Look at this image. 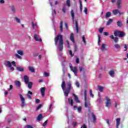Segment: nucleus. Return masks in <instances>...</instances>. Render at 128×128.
Listing matches in <instances>:
<instances>
[{"label": "nucleus", "mask_w": 128, "mask_h": 128, "mask_svg": "<svg viewBox=\"0 0 128 128\" xmlns=\"http://www.w3.org/2000/svg\"><path fill=\"white\" fill-rule=\"evenodd\" d=\"M67 86L68 88H66V82L64 81H62L61 84V88L64 92V96L66 98L68 96V94H70V90H74V88L72 87V81H69L67 83Z\"/></svg>", "instance_id": "1"}, {"label": "nucleus", "mask_w": 128, "mask_h": 128, "mask_svg": "<svg viewBox=\"0 0 128 128\" xmlns=\"http://www.w3.org/2000/svg\"><path fill=\"white\" fill-rule=\"evenodd\" d=\"M54 42L60 52H62V48H64V40L62 39V36L58 34L54 38Z\"/></svg>", "instance_id": "2"}, {"label": "nucleus", "mask_w": 128, "mask_h": 128, "mask_svg": "<svg viewBox=\"0 0 128 128\" xmlns=\"http://www.w3.org/2000/svg\"><path fill=\"white\" fill-rule=\"evenodd\" d=\"M114 36H119V38H124L126 36V33L122 31L116 30L114 32Z\"/></svg>", "instance_id": "3"}, {"label": "nucleus", "mask_w": 128, "mask_h": 128, "mask_svg": "<svg viewBox=\"0 0 128 128\" xmlns=\"http://www.w3.org/2000/svg\"><path fill=\"white\" fill-rule=\"evenodd\" d=\"M86 92H87L86 90H84V100H85L84 106L85 108H88L90 106V102L86 100Z\"/></svg>", "instance_id": "4"}, {"label": "nucleus", "mask_w": 128, "mask_h": 128, "mask_svg": "<svg viewBox=\"0 0 128 128\" xmlns=\"http://www.w3.org/2000/svg\"><path fill=\"white\" fill-rule=\"evenodd\" d=\"M106 106H107V108H110L112 106V101L110 100V99L108 98V97L106 96Z\"/></svg>", "instance_id": "5"}, {"label": "nucleus", "mask_w": 128, "mask_h": 128, "mask_svg": "<svg viewBox=\"0 0 128 128\" xmlns=\"http://www.w3.org/2000/svg\"><path fill=\"white\" fill-rule=\"evenodd\" d=\"M70 68L73 72L76 74V76H78V68L76 67H74L72 68V64H70Z\"/></svg>", "instance_id": "6"}, {"label": "nucleus", "mask_w": 128, "mask_h": 128, "mask_svg": "<svg viewBox=\"0 0 128 128\" xmlns=\"http://www.w3.org/2000/svg\"><path fill=\"white\" fill-rule=\"evenodd\" d=\"M19 96H20V100L22 102V106L24 107L26 106V103L24 102V96H22V94H19Z\"/></svg>", "instance_id": "7"}, {"label": "nucleus", "mask_w": 128, "mask_h": 128, "mask_svg": "<svg viewBox=\"0 0 128 128\" xmlns=\"http://www.w3.org/2000/svg\"><path fill=\"white\" fill-rule=\"evenodd\" d=\"M34 39L36 42H42V38H40V37L36 34H34Z\"/></svg>", "instance_id": "8"}, {"label": "nucleus", "mask_w": 128, "mask_h": 128, "mask_svg": "<svg viewBox=\"0 0 128 128\" xmlns=\"http://www.w3.org/2000/svg\"><path fill=\"white\" fill-rule=\"evenodd\" d=\"M106 44H102L100 46V49L102 52H104L106 50Z\"/></svg>", "instance_id": "9"}, {"label": "nucleus", "mask_w": 128, "mask_h": 128, "mask_svg": "<svg viewBox=\"0 0 128 128\" xmlns=\"http://www.w3.org/2000/svg\"><path fill=\"white\" fill-rule=\"evenodd\" d=\"M33 94L32 92H30V91H28L26 96L28 98V100H32V96Z\"/></svg>", "instance_id": "10"}, {"label": "nucleus", "mask_w": 128, "mask_h": 128, "mask_svg": "<svg viewBox=\"0 0 128 128\" xmlns=\"http://www.w3.org/2000/svg\"><path fill=\"white\" fill-rule=\"evenodd\" d=\"M122 0H117V6L118 8V10L122 8Z\"/></svg>", "instance_id": "11"}, {"label": "nucleus", "mask_w": 128, "mask_h": 128, "mask_svg": "<svg viewBox=\"0 0 128 128\" xmlns=\"http://www.w3.org/2000/svg\"><path fill=\"white\" fill-rule=\"evenodd\" d=\"M74 110H78V112H80L82 111V107L81 106H80V107H78V108L77 106H74Z\"/></svg>", "instance_id": "12"}, {"label": "nucleus", "mask_w": 128, "mask_h": 128, "mask_svg": "<svg viewBox=\"0 0 128 128\" xmlns=\"http://www.w3.org/2000/svg\"><path fill=\"white\" fill-rule=\"evenodd\" d=\"M32 24L33 30H36L38 28V24H36V22H32Z\"/></svg>", "instance_id": "13"}, {"label": "nucleus", "mask_w": 128, "mask_h": 128, "mask_svg": "<svg viewBox=\"0 0 128 128\" xmlns=\"http://www.w3.org/2000/svg\"><path fill=\"white\" fill-rule=\"evenodd\" d=\"M68 104L71 106H74V100L72 98H68Z\"/></svg>", "instance_id": "14"}, {"label": "nucleus", "mask_w": 128, "mask_h": 128, "mask_svg": "<svg viewBox=\"0 0 128 128\" xmlns=\"http://www.w3.org/2000/svg\"><path fill=\"white\" fill-rule=\"evenodd\" d=\"M24 78L25 84H28V80H29L28 76H24Z\"/></svg>", "instance_id": "15"}, {"label": "nucleus", "mask_w": 128, "mask_h": 128, "mask_svg": "<svg viewBox=\"0 0 128 128\" xmlns=\"http://www.w3.org/2000/svg\"><path fill=\"white\" fill-rule=\"evenodd\" d=\"M120 118H118L116 120V127L117 128H118V126H120Z\"/></svg>", "instance_id": "16"}, {"label": "nucleus", "mask_w": 128, "mask_h": 128, "mask_svg": "<svg viewBox=\"0 0 128 128\" xmlns=\"http://www.w3.org/2000/svg\"><path fill=\"white\" fill-rule=\"evenodd\" d=\"M44 118L42 116V114H40L36 118V120L38 122H40L42 120V119Z\"/></svg>", "instance_id": "17"}, {"label": "nucleus", "mask_w": 128, "mask_h": 128, "mask_svg": "<svg viewBox=\"0 0 128 128\" xmlns=\"http://www.w3.org/2000/svg\"><path fill=\"white\" fill-rule=\"evenodd\" d=\"M44 90H46V88H40V92L42 96H44Z\"/></svg>", "instance_id": "18"}, {"label": "nucleus", "mask_w": 128, "mask_h": 128, "mask_svg": "<svg viewBox=\"0 0 128 128\" xmlns=\"http://www.w3.org/2000/svg\"><path fill=\"white\" fill-rule=\"evenodd\" d=\"M118 12H119V10L118 9L114 10L112 12V14H114V16H116V14H118Z\"/></svg>", "instance_id": "19"}, {"label": "nucleus", "mask_w": 128, "mask_h": 128, "mask_svg": "<svg viewBox=\"0 0 128 128\" xmlns=\"http://www.w3.org/2000/svg\"><path fill=\"white\" fill-rule=\"evenodd\" d=\"M70 14L72 16V20L74 22V10H71L70 11Z\"/></svg>", "instance_id": "20"}, {"label": "nucleus", "mask_w": 128, "mask_h": 128, "mask_svg": "<svg viewBox=\"0 0 128 128\" xmlns=\"http://www.w3.org/2000/svg\"><path fill=\"white\" fill-rule=\"evenodd\" d=\"M28 69L30 72H36V70H34V67L29 66L28 67Z\"/></svg>", "instance_id": "21"}, {"label": "nucleus", "mask_w": 128, "mask_h": 128, "mask_svg": "<svg viewBox=\"0 0 128 128\" xmlns=\"http://www.w3.org/2000/svg\"><path fill=\"white\" fill-rule=\"evenodd\" d=\"M72 96H74V97L75 102H80V100H78V96H76V95L74 94H72Z\"/></svg>", "instance_id": "22"}, {"label": "nucleus", "mask_w": 128, "mask_h": 128, "mask_svg": "<svg viewBox=\"0 0 128 128\" xmlns=\"http://www.w3.org/2000/svg\"><path fill=\"white\" fill-rule=\"evenodd\" d=\"M70 40L72 42H74V33H71L70 36Z\"/></svg>", "instance_id": "23"}, {"label": "nucleus", "mask_w": 128, "mask_h": 128, "mask_svg": "<svg viewBox=\"0 0 128 128\" xmlns=\"http://www.w3.org/2000/svg\"><path fill=\"white\" fill-rule=\"evenodd\" d=\"M109 74L112 76V78H114V71L110 70L109 72Z\"/></svg>", "instance_id": "24"}, {"label": "nucleus", "mask_w": 128, "mask_h": 128, "mask_svg": "<svg viewBox=\"0 0 128 128\" xmlns=\"http://www.w3.org/2000/svg\"><path fill=\"white\" fill-rule=\"evenodd\" d=\"M92 116L93 122H96V118L95 115L94 114V113H92Z\"/></svg>", "instance_id": "25"}, {"label": "nucleus", "mask_w": 128, "mask_h": 128, "mask_svg": "<svg viewBox=\"0 0 128 128\" xmlns=\"http://www.w3.org/2000/svg\"><path fill=\"white\" fill-rule=\"evenodd\" d=\"M17 54H20V56H24V51L22 50H17Z\"/></svg>", "instance_id": "26"}, {"label": "nucleus", "mask_w": 128, "mask_h": 128, "mask_svg": "<svg viewBox=\"0 0 128 128\" xmlns=\"http://www.w3.org/2000/svg\"><path fill=\"white\" fill-rule=\"evenodd\" d=\"M110 16H112V12H107L106 14L105 18H110Z\"/></svg>", "instance_id": "27"}, {"label": "nucleus", "mask_w": 128, "mask_h": 128, "mask_svg": "<svg viewBox=\"0 0 128 128\" xmlns=\"http://www.w3.org/2000/svg\"><path fill=\"white\" fill-rule=\"evenodd\" d=\"M76 28L77 34H78V22H76Z\"/></svg>", "instance_id": "28"}, {"label": "nucleus", "mask_w": 128, "mask_h": 128, "mask_svg": "<svg viewBox=\"0 0 128 128\" xmlns=\"http://www.w3.org/2000/svg\"><path fill=\"white\" fill-rule=\"evenodd\" d=\"M117 26H119V28H121V26H122V24L121 21H118L117 22Z\"/></svg>", "instance_id": "29"}, {"label": "nucleus", "mask_w": 128, "mask_h": 128, "mask_svg": "<svg viewBox=\"0 0 128 128\" xmlns=\"http://www.w3.org/2000/svg\"><path fill=\"white\" fill-rule=\"evenodd\" d=\"M15 84L16 86L20 88V81H16Z\"/></svg>", "instance_id": "30"}, {"label": "nucleus", "mask_w": 128, "mask_h": 128, "mask_svg": "<svg viewBox=\"0 0 128 128\" xmlns=\"http://www.w3.org/2000/svg\"><path fill=\"white\" fill-rule=\"evenodd\" d=\"M14 20H16V22H18V24H20V19L18 18L15 17Z\"/></svg>", "instance_id": "31"}, {"label": "nucleus", "mask_w": 128, "mask_h": 128, "mask_svg": "<svg viewBox=\"0 0 128 128\" xmlns=\"http://www.w3.org/2000/svg\"><path fill=\"white\" fill-rule=\"evenodd\" d=\"M112 22V19L110 18V19L108 20L107 22H106L107 26H110V24Z\"/></svg>", "instance_id": "32"}, {"label": "nucleus", "mask_w": 128, "mask_h": 128, "mask_svg": "<svg viewBox=\"0 0 128 128\" xmlns=\"http://www.w3.org/2000/svg\"><path fill=\"white\" fill-rule=\"evenodd\" d=\"M6 66L8 68H10V66H12V63L8 61L6 62Z\"/></svg>", "instance_id": "33"}, {"label": "nucleus", "mask_w": 128, "mask_h": 128, "mask_svg": "<svg viewBox=\"0 0 128 128\" xmlns=\"http://www.w3.org/2000/svg\"><path fill=\"white\" fill-rule=\"evenodd\" d=\"M98 90H100V92H102L104 90V87L102 86H98Z\"/></svg>", "instance_id": "34"}, {"label": "nucleus", "mask_w": 128, "mask_h": 128, "mask_svg": "<svg viewBox=\"0 0 128 128\" xmlns=\"http://www.w3.org/2000/svg\"><path fill=\"white\" fill-rule=\"evenodd\" d=\"M11 10H12V12L14 14L16 13V7H14V6H12Z\"/></svg>", "instance_id": "35"}, {"label": "nucleus", "mask_w": 128, "mask_h": 128, "mask_svg": "<svg viewBox=\"0 0 128 128\" xmlns=\"http://www.w3.org/2000/svg\"><path fill=\"white\" fill-rule=\"evenodd\" d=\"M17 70H18V72H24V68H22V67H17Z\"/></svg>", "instance_id": "36"}, {"label": "nucleus", "mask_w": 128, "mask_h": 128, "mask_svg": "<svg viewBox=\"0 0 128 128\" xmlns=\"http://www.w3.org/2000/svg\"><path fill=\"white\" fill-rule=\"evenodd\" d=\"M114 48H116V50H118L120 48V45L118 44H116L114 45Z\"/></svg>", "instance_id": "37"}, {"label": "nucleus", "mask_w": 128, "mask_h": 128, "mask_svg": "<svg viewBox=\"0 0 128 128\" xmlns=\"http://www.w3.org/2000/svg\"><path fill=\"white\" fill-rule=\"evenodd\" d=\"M28 88L30 89L32 88V82H28Z\"/></svg>", "instance_id": "38"}, {"label": "nucleus", "mask_w": 128, "mask_h": 128, "mask_svg": "<svg viewBox=\"0 0 128 128\" xmlns=\"http://www.w3.org/2000/svg\"><path fill=\"white\" fill-rule=\"evenodd\" d=\"M80 12L82 11V0H80Z\"/></svg>", "instance_id": "39"}, {"label": "nucleus", "mask_w": 128, "mask_h": 128, "mask_svg": "<svg viewBox=\"0 0 128 128\" xmlns=\"http://www.w3.org/2000/svg\"><path fill=\"white\" fill-rule=\"evenodd\" d=\"M66 4V5L68 6V8H70V0H67Z\"/></svg>", "instance_id": "40"}, {"label": "nucleus", "mask_w": 128, "mask_h": 128, "mask_svg": "<svg viewBox=\"0 0 128 128\" xmlns=\"http://www.w3.org/2000/svg\"><path fill=\"white\" fill-rule=\"evenodd\" d=\"M50 76V73H48L46 72H44V76H45V78H46V76Z\"/></svg>", "instance_id": "41"}, {"label": "nucleus", "mask_w": 128, "mask_h": 128, "mask_svg": "<svg viewBox=\"0 0 128 128\" xmlns=\"http://www.w3.org/2000/svg\"><path fill=\"white\" fill-rule=\"evenodd\" d=\"M60 30L62 32V21H61L60 23Z\"/></svg>", "instance_id": "42"}, {"label": "nucleus", "mask_w": 128, "mask_h": 128, "mask_svg": "<svg viewBox=\"0 0 128 128\" xmlns=\"http://www.w3.org/2000/svg\"><path fill=\"white\" fill-rule=\"evenodd\" d=\"M104 27L100 28L99 29V32L102 34V32H104Z\"/></svg>", "instance_id": "43"}, {"label": "nucleus", "mask_w": 128, "mask_h": 128, "mask_svg": "<svg viewBox=\"0 0 128 128\" xmlns=\"http://www.w3.org/2000/svg\"><path fill=\"white\" fill-rule=\"evenodd\" d=\"M114 42H116V44L118 42V37H115L114 38Z\"/></svg>", "instance_id": "44"}, {"label": "nucleus", "mask_w": 128, "mask_h": 128, "mask_svg": "<svg viewBox=\"0 0 128 128\" xmlns=\"http://www.w3.org/2000/svg\"><path fill=\"white\" fill-rule=\"evenodd\" d=\"M82 42H84V44H86V37H84V36H82Z\"/></svg>", "instance_id": "45"}, {"label": "nucleus", "mask_w": 128, "mask_h": 128, "mask_svg": "<svg viewBox=\"0 0 128 128\" xmlns=\"http://www.w3.org/2000/svg\"><path fill=\"white\" fill-rule=\"evenodd\" d=\"M100 36L98 35V46H100Z\"/></svg>", "instance_id": "46"}, {"label": "nucleus", "mask_w": 128, "mask_h": 128, "mask_svg": "<svg viewBox=\"0 0 128 128\" xmlns=\"http://www.w3.org/2000/svg\"><path fill=\"white\" fill-rule=\"evenodd\" d=\"M15 56L18 58H19V60H22V56H20L18 55V54H16Z\"/></svg>", "instance_id": "47"}, {"label": "nucleus", "mask_w": 128, "mask_h": 128, "mask_svg": "<svg viewBox=\"0 0 128 128\" xmlns=\"http://www.w3.org/2000/svg\"><path fill=\"white\" fill-rule=\"evenodd\" d=\"M75 84L77 86V88H80V82H78L76 81Z\"/></svg>", "instance_id": "48"}, {"label": "nucleus", "mask_w": 128, "mask_h": 128, "mask_svg": "<svg viewBox=\"0 0 128 128\" xmlns=\"http://www.w3.org/2000/svg\"><path fill=\"white\" fill-rule=\"evenodd\" d=\"M24 128H34V127L30 125H26L25 126Z\"/></svg>", "instance_id": "49"}, {"label": "nucleus", "mask_w": 128, "mask_h": 128, "mask_svg": "<svg viewBox=\"0 0 128 128\" xmlns=\"http://www.w3.org/2000/svg\"><path fill=\"white\" fill-rule=\"evenodd\" d=\"M52 104H50L48 107V110L49 112H52Z\"/></svg>", "instance_id": "50"}, {"label": "nucleus", "mask_w": 128, "mask_h": 128, "mask_svg": "<svg viewBox=\"0 0 128 128\" xmlns=\"http://www.w3.org/2000/svg\"><path fill=\"white\" fill-rule=\"evenodd\" d=\"M84 12H85L86 14H88V8L86 7L84 8Z\"/></svg>", "instance_id": "51"}, {"label": "nucleus", "mask_w": 128, "mask_h": 128, "mask_svg": "<svg viewBox=\"0 0 128 128\" xmlns=\"http://www.w3.org/2000/svg\"><path fill=\"white\" fill-rule=\"evenodd\" d=\"M48 124V120H46L44 123L42 124V126H46Z\"/></svg>", "instance_id": "52"}, {"label": "nucleus", "mask_w": 128, "mask_h": 128, "mask_svg": "<svg viewBox=\"0 0 128 128\" xmlns=\"http://www.w3.org/2000/svg\"><path fill=\"white\" fill-rule=\"evenodd\" d=\"M124 48H125L124 50L125 52H126L128 50V46H127L126 44H124Z\"/></svg>", "instance_id": "53"}, {"label": "nucleus", "mask_w": 128, "mask_h": 128, "mask_svg": "<svg viewBox=\"0 0 128 128\" xmlns=\"http://www.w3.org/2000/svg\"><path fill=\"white\" fill-rule=\"evenodd\" d=\"M41 108H42V104H40L39 106H38L36 108V110H38Z\"/></svg>", "instance_id": "54"}, {"label": "nucleus", "mask_w": 128, "mask_h": 128, "mask_svg": "<svg viewBox=\"0 0 128 128\" xmlns=\"http://www.w3.org/2000/svg\"><path fill=\"white\" fill-rule=\"evenodd\" d=\"M69 54L71 56H74V55H72V50H69Z\"/></svg>", "instance_id": "55"}, {"label": "nucleus", "mask_w": 128, "mask_h": 128, "mask_svg": "<svg viewBox=\"0 0 128 128\" xmlns=\"http://www.w3.org/2000/svg\"><path fill=\"white\" fill-rule=\"evenodd\" d=\"M66 7H64L62 9V12L64 13L66 12Z\"/></svg>", "instance_id": "56"}, {"label": "nucleus", "mask_w": 128, "mask_h": 128, "mask_svg": "<svg viewBox=\"0 0 128 128\" xmlns=\"http://www.w3.org/2000/svg\"><path fill=\"white\" fill-rule=\"evenodd\" d=\"M90 96L92 98H94V94H92V90H90Z\"/></svg>", "instance_id": "57"}, {"label": "nucleus", "mask_w": 128, "mask_h": 128, "mask_svg": "<svg viewBox=\"0 0 128 128\" xmlns=\"http://www.w3.org/2000/svg\"><path fill=\"white\" fill-rule=\"evenodd\" d=\"M74 52H78V46H74Z\"/></svg>", "instance_id": "58"}, {"label": "nucleus", "mask_w": 128, "mask_h": 128, "mask_svg": "<svg viewBox=\"0 0 128 128\" xmlns=\"http://www.w3.org/2000/svg\"><path fill=\"white\" fill-rule=\"evenodd\" d=\"M52 15L54 16V14H56V10L52 9Z\"/></svg>", "instance_id": "59"}, {"label": "nucleus", "mask_w": 128, "mask_h": 128, "mask_svg": "<svg viewBox=\"0 0 128 128\" xmlns=\"http://www.w3.org/2000/svg\"><path fill=\"white\" fill-rule=\"evenodd\" d=\"M76 124H78V123L76 122H72L73 126H76Z\"/></svg>", "instance_id": "60"}, {"label": "nucleus", "mask_w": 128, "mask_h": 128, "mask_svg": "<svg viewBox=\"0 0 128 128\" xmlns=\"http://www.w3.org/2000/svg\"><path fill=\"white\" fill-rule=\"evenodd\" d=\"M104 35L106 36H108V32H104Z\"/></svg>", "instance_id": "61"}, {"label": "nucleus", "mask_w": 128, "mask_h": 128, "mask_svg": "<svg viewBox=\"0 0 128 128\" xmlns=\"http://www.w3.org/2000/svg\"><path fill=\"white\" fill-rule=\"evenodd\" d=\"M12 90V86L10 85V88L8 89V90Z\"/></svg>", "instance_id": "62"}, {"label": "nucleus", "mask_w": 128, "mask_h": 128, "mask_svg": "<svg viewBox=\"0 0 128 128\" xmlns=\"http://www.w3.org/2000/svg\"><path fill=\"white\" fill-rule=\"evenodd\" d=\"M106 124L110 126V119H106Z\"/></svg>", "instance_id": "63"}, {"label": "nucleus", "mask_w": 128, "mask_h": 128, "mask_svg": "<svg viewBox=\"0 0 128 128\" xmlns=\"http://www.w3.org/2000/svg\"><path fill=\"white\" fill-rule=\"evenodd\" d=\"M81 128H86V124H84L81 126Z\"/></svg>", "instance_id": "64"}]
</instances>
